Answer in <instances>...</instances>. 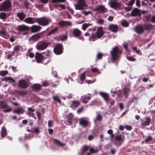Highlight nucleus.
<instances>
[{
	"label": "nucleus",
	"instance_id": "1",
	"mask_svg": "<svg viewBox=\"0 0 155 155\" xmlns=\"http://www.w3.org/2000/svg\"><path fill=\"white\" fill-rule=\"evenodd\" d=\"M110 53L112 61L114 62L119 60L122 51L119 49L118 47L115 46L110 51Z\"/></svg>",
	"mask_w": 155,
	"mask_h": 155
},
{
	"label": "nucleus",
	"instance_id": "2",
	"mask_svg": "<svg viewBox=\"0 0 155 155\" xmlns=\"http://www.w3.org/2000/svg\"><path fill=\"white\" fill-rule=\"evenodd\" d=\"M104 33L103 28L101 26L99 27L97 29L95 34H92L90 38L92 39V41H94L97 39H100L104 35Z\"/></svg>",
	"mask_w": 155,
	"mask_h": 155
},
{
	"label": "nucleus",
	"instance_id": "3",
	"mask_svg": "<svg viewBox=\"0 0 155 155\" xmlns=\"http://www.w3.org/2000/svg\"><path fill=\"white\" fill-rule=\"evenodd\" d=\"M12 2L10 0H5L0 5V11H6L11 6Z\"/></svg>",
	"mask_w": 155,
	"mask_h": 155
},
{
	"label": "nucleus",
	"instance_id": "4",
	"mask_svg": "<svg viewBox=\"0 0 155 155\" xmlns=\"http://www.w3.org/2000/svg\"><path fill=\"white\" fill-rule=\"evenodd\" d=\"M50 43L45 41H41L38 43L36 46V48L38 50H43L46 49Z\"/></svg>",
	"mask_w": 155,
	"mask_h": 155
},
{
	"label": "nucleus",
	"instance_id": "5",
	"mask_svg": "<svg viewBox=\"0 0 155 155\" xmlns=\"http://www.w3.org/2000/svg\"><path fill=\"white\" fill-rule=\"evenodd\" d=\"M75 8L76 10H82L87 7V5L85 0H78L77 4L74 5Z\"/></svg>",
	"mask_w": 155,
	"mask_h": 155
},
{
	"label": "nucleus",
	"instance_id": "6",
	"mask_svg": "<svg viewBox=\"0 0 155 155\" xmlns=\"http://www.w3.org/2000/svg\"><path fill=\"white\" fill-rule=\"evenodd\" d=\"M53 51L54 53L57 55L61 54L63 51V45L61 43H58L54 46Z\"/></svg>",
	"mask_w": 155,
	"mask_h": 155
},
{
	"label": "nucleus",
	"instance_id": "7",
	"mask_svg": "<svg viewBox=\"0 0 155 155\" xmlns=\"http://www.w3.org/2000/svg\"><path fill=\"white\" fill-rule=\"evenodd\" d=\"M124 140V137H122L120 135H117L115 136L114 143L115 145L119 147L122 144Z\"/></svg>",
	"mask_w": 155,
	"mask_h": 155
},
{
	"label": "nucleus",
	"instance_id": "8",
	"mask_svg": "<svg viewBox=\"0 0 155 155\" xmlns=\"http://www.w3.org/2000/svg\"><path fill=\"white\" fill-rule=\"evenodd\" d=\"M72 35L75 38H78V39H81V31L77 28H74L70 30Z\"/></svg>",
	"mask_w": 155,
	"mask_h": 155
},
{
	"label": "nucleus",
	"instance_id": "9",
	"mask_svg": "<svg viewBox=\"0 0 155 155\" xmlns=\"http://www.w3.org/2000/svg\"><path fill=\"white\" fill-rule=\"evenodd\" d=\"M117 1H111L110 2V7L115 10L119 9L121 6V2H118Z\"/></svg>",
	"mask_w": 155,
	"mask_h": 155
},
{
	"label": "nucleus",
	"instance_id": "10",
	"mask_svg": "<svg viewBox=\"0 0 155 155\" xmlns=\"http://www.w3.org/2000/svg\"><path fill=\"white\" fill-rule=\"evenodd\" d=\"M51 21V19L45 17L40 18L39 24L43 26L48 25Z\"/></svg>",
	"mask_w": 155,
	"mask_h": 155
},
{
	"label": "nucleus",
	"instance_id": "11",
	"mask_svg": "<svg viewBox=\"0 0 155 155\" xmlns=\"http://www.w3.org/2000/svg\"><path fill=\"white\" fill-rule=\"evenodd\" d=\"M141 125L145 126L149 125L151 121V119L150 117L144 118L143 119L140 120Z\"/></svg>",
	"mask_w": 155,
	"mask_h": 155
},
{
	"label": "nucleus",
	"instance_id": "12",
	"mask_svg": "<svg viewBox=\"0 0 155 155\" xmlns=\"http://www.w3.org/2000/svg\"><path fill=\"white\" fill-rule=\"evenodd\" d=\"M35 58L37 63H41L44 59V56L41 53L37 52L35 53Z\"/></svg>",
	"mask_w": 155,
	"mask_h": 155
},
{
	"label": "nucleus",
	"instance_id": "13",
	"mask_svg": "<svg viewBox=\"0 0 155 155\" xmlns=\"http://www.w3.org/2000/svg\"><path fill=\"white\" fill-rule=\"evenodd\" d=\"M18 85L20 87L23 89L27 88L28 86L27 82L24 79L19 80L18 81Z\"/></svg>",
	"mask_w": 155,
	"mask_h": 155
},
{
	"label": "nucleus",
	"instance_id": "14",
	"mask_svg": "<svg viewBox=\"0 0 155 155\" xmlns=\"http://www.w3.org/2000/svg\"><path fill=\"white\" fill-rule=\"evenodd\" d=\"M17 30L20 31H23L28 30L30 29V28L29 27L24 25H18L17 26Z\"/></svg>",
	"mask_w": 155,
	"mask_h": 155
},
{
	"label": "nucleus",
	"instance_id": "15",
	"mask_svg": "<svg viewBox=\"0 0 155 155\" xmlns=\"http://www.w3.org/2000/svg\"><path fill=\"white\" fill-rule=\"evenodd\" d=\"M96 10L102 13H104L107 12V9L102 5H99L96 8Z\"/></svg>",
	"mask_w": 155,
	"mask_h": 155
},
{
	"label": "nucleus",
	"instance_id": "16",
	"mask_svg": "<svg viewBox=\"0 0 155 155\" xmlns=\"http://www.w3.org/2000/svg\"><path fill=\"white\" fill-rule=\"evenodd\" d=\"M135 31L137 34H141L144 32V29L143 27L138 26L135 27Z\"/></svg>",
	"mask_w": 155,
	"mask_h": 155
},
{
	"label": "nucleus",
	"instance_id": "17",
	"mask_svg": "<svg viewBox=\"0 0 155 155\" xmlns=\"http://www.w3.org/2000/svg\"><path fill=\"white\" fill-rule=\"evenodd\" d=\"M109 28L110 30L114 32H117L118 31V26L117 25H110L109 26Z\"/></svg>",
	"mask_w": 155,
	"mask_h": 155
},
{
	"label": "nucleus",
	"instance_id": "18",
	"mask_svg": "<svg viewBox=\"0 0 155 155\" xmlns=\"http://www.w3.org/2000/svg\"><path fill=\"white\" fill-rule=\"evenodd\" d=\"M140 15L141 13L139 9L137 8H134L131 12V16H140Z\"/></svg>",
	"mask_w": 155,
	"mask_h": 155
},
{
	"label": "nucleus",
	"instance_id": "19",
	"mask_svg": "<svg viewBox=\"0 0 155 155\" xmlns=\"http://www.w3.org/2000/svg\"><path fill=\"white\" fill-rule=\"evenodd\" d=\"M79 124L84 127H86L88 124V122L84 119L81 118L80 119Z\"/></svg>",
	"mask_w": 155,
	"mask_h": 155
},
{
	"label": "nucleus",
	"instance_id": "20",
	"mask_svg": "<svg viewBox=\"0 0 155 155\" xmlns=\"http://www.w3.org/2000/svg\"><path fill=\"white\" fill-rule=\"evenodd\" d=\"M41 27L40 26L33 25L31 27V31L32 32H35L39 31L40 30Z\"/></svg>",
	"mask_w": 155,
	"mask_h": 155
},
{
	"label": "nucleus",
	"instance_id": "21",
	"mask_svg": "<svg viewBox=\"0 0 155 155\" xmlns=\"http://www.w3.org/2000/svg\"><path fill=\"white\" fill-rule=\"evenodd\" d=\"M143 27L147 30H151L153 28V26L151 24L146 23L143 25Z\"/></svg>",
	"mask_w": 155,
	"mask_h": 155
},
{
	"label": "nucleus",
	"instance_id": "22",
	"mask_svg": "<svg viewBox=\"0 0 155 155\" xmlns=\"http://www.w3.org/2000/svg\"><path fill=\"white\" fill-rule=\"evenodd\" d=\"M2 81H8L9 83L15 82V80L11 77H5L2 79Z\"/></svg>",
	"mask_w": 155,
	"mask_h": 155
},
{
	"label": "nucleus",
	"instance_id": "23",
	"mask_svg": "<svg viewBox=\"0 0 155 155\" xmlns=\"http://www.w3.org/2000/svg\"><path fill=\"white\" fill-rule=\"evenodd\" d=\"M25 110L21 107H19L16 109L14 110L13 112L18 114H23L24 113Z\"/></svg>",
	"mask_w": 155,
	"mask_h": 155
},
{
	"label": "nucleus",
	"instance_id": "24",
	"mask_svg": "<svg viewBox=\"0 0 155 155\" xmlns=\"http://www.w3.org/2000/svg\"><path fill=\"white\" fill-rule=\"evenodd\" d=\"M100 94L104 98L106 101L108 102L109 101V96L107 94L103 92H101Z\"/></svg>",
	"mask_w": 155,
	"mask_h": 155
},
{
	"label": "nucleus",
	"instance_id": "25",
	"mask_svg": "<svg viewBox=\"0 0 155 155\" xmlns=\"http://www.w3.org/2000/svg\"><path fill=\"white\" fill-rule=\"evenodd\" d=\"M130 90L128 87H125L124 89V94L125 98H127L129 96V94L130 93Z\"/></svg>",
	"mask_w": 155,
	"mask_h": 155
},
{
	"label": "nucleus",
	"instance_id": "26",
	"mask_svg": "<svg viewBox=\"0 0 155 155\" xmlns=\"http://www.w3.org/2000/svg\"><path fill=\"white\" fill-rule=\"evenodd\" d=\"M41 85L38 84H33L32 86V89L36 91H38L41 88Z\"/></svg>",
	"mask_w": 155,
	"mask_h": 155
},
{
	"label": "nucleus",
	"instance_id": "27",
	"mask_svg": "<svg viewBox=\"0 0 155 155\" xmlns=\"http://www.w3.org/2000/svg\"><path fill=\"white\" fill-rule=\"evenodd\" d=\"M73 118V115H71L66 120H65L64 121V123L68 125H71L72 124V120Z\"/></svg>",
	"mask_w": 155,
	"mask_h": 155
},
{
	"label": "nucleus",
	"instance_id": "28",
	"mask_svg": "<svg viewBox=\"0 0 155 155\" xmlns=\"http://www.w3.org/2000/svg\"><path fill=\"white\" fill-rule=\"evenodd\" d=\"M8 14H7L5 12H2L0 13V19L3 20H5L9 16Z\"/></svg>",
	"mask_w": 155,
	"mask_h": 155
},
{
	"label": "nucleus",
	"instance_id": "29",
	"mask_svg": "<svg viewBox=\"0 0 155 155\" xmlns=\"http://www.w3.org/2000/svg\"><path fill=\"white\" fill-rule=\"evenodd\" d=\"M17 16L22 21L25 18L26 15L23 12H21L18 13Z\"/></svg>",
	"mask_w": 155,
	"mask_h": 155
},
{
	"label": "nucleus",
	"instance_id": "30",
	"mask_svg": "<svg viewBox=\"0 0 155 155\" xmlns=\"http://www.w3.org/2000/svg\"><path fill=\"white\" fill-rule=\"evenodd\" d=\"M59 24L62 26H69L71 25V23L68 21H62L59 22Z\"/></svg>",
	"mask_w": 155,
	"mask_h": 155
},
{
	"label": "nucleus",
	"instance_id": "31",
	"mask_svg": "<svg viewBox=\"0 0 155 155\" xmlns=\"http://www.w3.org/2000/svg\"><path fill=\"white\" fill-rule=\"evenodd\" d=\"M59 28L58 27H56L55 28H54V29H53L52 30L50 31L48 33V35H50L52 34H55L56 33L58 32V30L59 29Z\"/></svg>",
	"mask_w": 155,
	"mask_h": 155
},
{
	"label": "nucleus",
	"instance_id": "32",
	"mask_svg": "<svg viewBox=\"0 0 155 155\" xmlns=\"http://www.w3.org/2000/svg\"><path fill=\"white\" fill-rule=\"evenodd\" d=\"M24 21L28 24H32L34 23L32 18L30 17L26 18Z\"/></svg>",
	"mask_w": 155,
	"mask_h": 155
},
{
	"label": "nucleus",
	"instance_id": "33",
	"mask_svg": "<svg viewBox=\"0 0 155 155\" xmlns=\"http://www.w3.org/2000/svg\"><path fill=\"white\" fill-rule=\"evenodd\" d=\"M41 34L40 33L35 34L33 35L31 38L34 41H36L39 38L41 37Z\"/></svg>",
	"mask_w": 155,
	"mask_h": 155
},
{
	"label": "nucleus",
	"instance_id": "34",
	"mask_svg": "<svg viewBox=\"0 0 155 155\" xmlns=\"http://www.w3.org/2000/svg\"><path fill=\"white\" fill-rule=\"evenodd\" d=\"M7 130L5 127H3L2 128L1 130V137H4L6 136Z\"/></svg>",
	"mask_w": 155,
	"mask_h": 155
},
{
	"label": "nucleus",
	"instance_id": "35",
	"mask_svg": "<svg viewBox=\"0 0 155 155\" xmlns=\"http://www.w3.org/2000/svg\"><path fill=\"white\" fill-rule=\"evenodd\" d=\"M17 93L20 96H23L24 95L27 94V91L26 90H17Z\"/></svg>",
	"mask_w": 155,
	"mask_h": 155
},
{
	"label": "nucleus",
	"instance_id": "36",
	"mask_svg": "<svg viewBox=\"0 0 155 155\" xmlns=\"http://www.w3.org/2000/svg\"><path fill=\"white\" fill-rule=\"evenodd\" d=\"M0 106L2 108H5L6 107H9L7 104H6L4 101L0 102Z\"/></svg>",
	"mask_w": 155,
	"mask_h": 155
},
{
	"label": "nucleus",
	"instance_id": "37",
	"mask_svg": "<svg viewBox=\"0 0 155 155\" xmlns=\"http://www.w3.org/2000/svg\"><path fill=\"white\" fill-rule=\"evenodd\" d=\"M103 56V54L101 53H98L96 56V61H97L99 60H101L102 59Z\"/></svg>",
	"mask_w": 155,
	"mask_h": 155
},
{
	"label": "nucleus",
	"instance_id": "38",
	"mask_svg": "<svg viewBox=\"0 0 155 155\" xmlns=\"http://www.w3.org/2000/svg\"><path fill=\"white\" fill-rule=\"evenodd\" d=\"M86 74V71H84L83 73L81 74L79 78L81 81H83L85 80Z\"/></svg>",
	"mask_w": 155,
	"mask_h": 155
},
{
	"label": "nucleus",
	"instance_id": "39",
	"mask_svg": "<svg viewBox=\"0 0 155 155\" xmlns=\"http://www.w3.org/2000/svg\"><path fill=\"white\" fill-rule=\"evenodd\" d=\"M72 104L73 106L77 107L80 104V102L79 101H72Z\"/></svg>",
	"mask_w": 155,
	"mask_h": 155
},
{
	"label": "nucleus",
	"instance_id": "40",
	"mask_svg": "<svg viewBox=\"0 0 155 155\" xmlns=\"http://www.w3.org/2000/svg\"><path fill=\"white\" fill-rule=\"evenodd\" d=\"M51 2L53 3H63L66 2V0H51Z\"/></svg>",
	"mask_w": 155,
	"mask_h": 155
},
{
	"label": "nucleus",
	"instance_id": "41",
	"mask_svg": "<svg viewBox=\"0 0 155 155\" xmlns=\"http://www.w3.org/2000/svg\"><path fill=\"white\" fill-rule=\"evenodd\" d=\"M54 142L56 145L60 146H64V144L60 142V141L57 139H54Z\"/></svg>",
	"mask_w": 155,
	"mask_h": 155
},
{
	"label": "nucleus",
	"instance_id": "42",
	"mask_svg": "<svg viewBox=\"0 0 155 155\" xmlns=\"http://www.w3.org/2000/svg\"><path fill=\"white\" fill-rule=\"evenodd\" d=\"M91 25V24L90 23H84L82 25V29L85 31L86 30L87 28Z\"/></svg>",
	"mask_w": 155,
	"mask_h": 155
},
{
	"label": "nucleus",
	"instance_id": "43",
	"mask_svg": "<svg viewBox=\"0 0 155 155\" xmlns=\"http://www.w3.org/2000/svg\"><path fill=\"white\" fill-rule=\"evenodd\" d=\"M91 99V97L89 96H85L83 100V102L84 103H87L88 102V101L86 100V99L87 100H90Z\"/></svg>",
	"mask_w": 155,
	"mask_h": 155
},
{
	"label": "nucleus",
	"instance_id": "44",
	"mask_svg": "<svg viewBox=\"0 0 155 155\" xmlns=\"http://www.w3.org/2000/svg\"><path fill=\"white\" fill-rule=\"evenodd\" d=\"M8 73V71L7 70H3L0 71V75L1 76H4Z\"/></svg>",
	"mask_w": 155,
	"mask_h": 155
},
{
	"label": "nucleus",
	"instance_id": "45",
	"mask_svg": "<svg viewBox=\"0 0 155 155\" xmlns=\"http://www.w3.org/2000/svg\"><path fill=\"white\" fill-rule=\"evenodd\" d=\"M151 17V15L150 14L147 15H145L143 17L144 20L146 21H149L150 18Z\"/></svg>",
	"mask_w": 155,
	"mask_h": 155
},
{
	"label": "nucleus",
	"instance_id": "46",
	"mask_svg": "<svg viewBox=\"0 0 155 155\" xmlns=\"http://www.w3.org/2000/svg\"><path fill=\"white\" fill-rule=\"evenodd\" d=\"M52 98L54 101H57L58 103H61V100L57 96H53Z\"/></svg>",
	"mask_w": 155,
	"mask_h": 155
},
{
	"label": "nucleus",
	"instance_id": "47",
	"mask_svg": "<svg viewBox=\"0 0 155 155\" xmlns=\"http://www.w3.org/2000/svg\"><path fill=\"white\" fill-rule=\"evenodd\" d=\"M152 139V137L150 136H149L147 137L145 140V142L146 143H147L149 141H151Z\"/></svg>",
	"mask_w": 155,
	"mask_h": 155
},
{
	"label": "nucleus",
	"instance_id": "48",
	"mask_svg": "<svg viewBox=\"0 0 155 155\" xmlns=\"http://www.w3.org/2000/svg\"><path fill=\"white\" fill-rule=\"evenodd\" d=\"M121 24L123 26L125 27H127L129 25L128 22L124 20L122 21Z\"/></svg>",
	"mask_w": 155,
	"mask_h": 155
},
{
	"label": "nucleus",
	"instance_id": "49",
	"mask_svg": "<svg viewBox=\"0 0 155 155\" xmlns=\"http://www.w3.org/2000/svg\"><path fill=\"white\" fill-rule=\"evenodd\" d=\"M104 22V20L102 19H98L97 21V23L100 25H103Z\"/></svg>",
	"mask_w": 155,
	"mask_h": 155
},
{
	"label": "nucleus",
	"instance_id": "50",
	"mask_svg": "<svg viewBox=\"0 0 155 155\" xmlns=\"http://www.w3.org/2000/svg\"><path fill=\"white\" fill-rule=\"evenodd\" d=\"M60 38L62 41H64L67 39V36L66 35H62L60 36Z\"/></svg>",
	"mask_w": 155,
	"mask_h": 155
},
{
	"label": "nucleus",
	"instance_id": "51",
	"mask_svg": "<svg viewBox=\"0 0 155 155\" xmlns=\"http://www.w3.org/2000/svg\"><path fill=\"white\" fill-rule=\"evenodd\" d=\"M89 149V147L87 145H85L83 147V149L82 150V153H84L87 151Z\"/></svg>",
	"mask_w": 155,
	"mask_h": 155
},
{
	"label": "nucleus",
	"instance_id": "52",
	"mask_svg": "<svg viewBox=\"0 0 155 155\" xmlns=\"http://www.w3.org/2000/svg\"><path fill=\"white\" fill-rule=\"evenodd\" d=\"M54 122V121L53 120H49L48 122V127H52Z\"/></svg>",
	"mask_w": 155,
	"mask_h": 155
},
{
	"label": "nucleus",
	"instance_id": "53",
	"mask_svg": "<svg viewBox=\"0 0 155 155\" xmlns=\"http://www.w3.org/2000/svg\"><path fill=\"white\" fill-rule=\"evenodd\" d=\"M32 18L34 23L35 22H37L39 24L40 18Z\"/></svg>",
	"mask_w": 155,
	"mask_h": 155
},
{
	"label": "nucleus",
	"instance_id": "54",
	"mask_svg": "<svg viewBox=\"0 0 155 155\" xmlns=\"http://www.w3.org/2000/svg\"><path fill=\"white\" fill-rule=\"evenodd\" d=\"M91 71L93 72L100 73V71L99 69L97 68H92L91 69Z\"/></svg>",
	"mask_w": 155,
	"mask_h": 155
},
{
	"label": "nucleus",
	"instance_id": "55",
	"mask_svg": "<svg viewBox=\"0 0 155 155\" xmlns=\"http://www.w3.org/2000/svg\"><path fill=\"white\" fill-rule=\"evenodd\" d=\"M127 59L130 61H136V59L132 56L127 57Z\"/></svg>",
	"mask_w": 155,
	"mask_h": 155
},
{
	"label": "nucleus",
	"instance_id": "56",
	"mask_svg": "<svg viewBox=\"0 0 155 155\" xmlns=\"http://www.w3.org/2000/svg\"><path fill=\"white\" fill-rule=\"evenodd\" d=\"M49 85V83L48 81H44L42 83V86L43 87H47Z\"/></svg>",
	"mask_w": 155,
	"mask_h": 155
},
{
	"label": "nucleus",
	"instance_id": "57",
	"mask_svg": "<svg viewBox=\"0 0 155 155\" xmlns=\"http://www.w3.org/2000/svg\"><path fill=\"white\" fill-rule=\"evenodd\" d=\"M90 152L91 153H97L98 152V150H94L93 148H91L89 150Z\"/></svg>",
	"mask_w": 155,
	"mask_h": 155
},
{
	"label": "nucleus",
	"instance_id": "58",
	"mask_svg": "<svg viewBox=\"0 0 155 155\" xmlns=\"http://www.w3.org/2000/svg\"><path fill=\"white\" fill-rule=\"evenodd\" d=\"M20 47L18 45L15 46L14 48V50L15 51L17 52L20 50Z\"/></svg>",
	"mask_w": 155,
	"mask_h": 155
},
{
	"label": "nucleus",
	"instance_id": "59",
	"mask_svg": "<svg viewBox=\"0 0 155 155\" xmlns=\"http://www.w3.org/2000/svg\"><path fill=\"white\" fill-rule=\"evenodd\" d=\"M102 116L100 115H99L97 116L96 120L97 121H100L102 120Z\"/></svg>",
	"mask_w": 155,
	"mask_h": 155
},
{
	"label": "nucleus",
	"instance_id": "60",
	"mask_svg": "<svg viewBox=\"0 0 155 155\" xmlns=\"http://www.w3.org/2000/svg\"><path fill=\"white\" fill-rule=\"evenodd\" d=\"M0 35L1 36H5L6 35L5 31H0Z\"/></svg>",
	"mask_w": 155,
	"mask_h": 155
},
{
	"label": "nucleus",
	"instance_id": "61",
	"mask_svg": "<svg viewBox=\"0 0 155 155\" xmlns=\"http://www.w3.org/2000/svg\"><path fill=\"white\" fill-rule=\"evenodd\" d=\"M124 9L127 11H129L132 9V6H129L128 7H124Z\"/></svg>",
	"mask_w": 155,
	"mask_h": 155
},
{
	"label": "nucleus",
	"instance_id": "62",
	"mask_svg": "<svg viewBox=\"0 0 155 155\" xmlns=\"http://www.w3.org/2000/svg\"><path fill=\"white\" fill-rule=\"evenodd\" d=\"M135 0H130V2L128 3L129 6H132L134 3Z\"/></svg>",
	"mask_w": 155,
	"mask_h": 155
},
{
	"label": "nucleus",
	"instance_id": "63",
	"mask_svg": "<svg viewBox=\"0 0 155 155\" xmlns=\"http://www.w3.org/2000/svg\"><path fill=\"white\" fill-rule=\"evenodd\" d=\"M12 109L11 108L8 107V108L4 110V112L5 113L9 112H11L12 111Z\"/></svg>",
	"mask_w": 155,
	"mask_h": 155
},
{
	"label": "nucleus",
	"instance_id": "64",
	"mask_svg": "<svg viewBox=\"0 0 155 155\" xmlns=\"http://www.w3.org/2000/svg\"><path fill=\"white\" fill-rule=\"evenodd\" d=\"M136 4L138 7H140V2L139 0H136Z\"/></svg>",
	"mask_w": 155,
	"mask_h": 155
}]
</instances>
